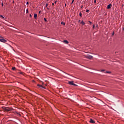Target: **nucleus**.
<instances>
[{
  "instance_id": "nucleus-1",
  "label": "nucleus",
  "mask_w": 124,
  "mask_h": 124,
  "mask_svg": "<svg viewBox=\"0 0 124 124\" xmlns=\"http://www.w3.org/2000/svg\"><path fill=\"white\" fill-rule=\"evenodd\" d=\"M4 110L6 111V112H9V111H11L13 109L12 108H4Z\"/></svg>"
},
{
  "instance_id": "nucleus-2",
  "label": "nucleus",
  "mask_w": 124,
  "mask_h": 124,
  "mask_svg": "<svg viewBox=\"0 0 124 124\" xmlns=\"http://www.w3.org/2000/svg\"><path fill=\"white\" fill-rule=\"evenodd\" d=\"M69 85H71L72 86H76V84L73 83V81H69L68 82Z\"/></svg>"
},
{
  "instance_id": "nucleus-3",
  "label": "nucleus",
  "mask_w": 124,
  "mask_h": 124,
  "mask_svg": "<svg viewBox=\"0 0 124 124\" xmlns=\"http://www.w3.org/2000/svg\"><path fill=\"white\" fill-rule=\"evenodd\" d=\"M0 42H3V43H5V42H7V41H6V40L3 39H0Z\"/></svg>"
},
{
  "instance_id": "nucleus-4",
  "label": "nucleus",
  "mask_w": 124,
  "mask_h": 124,
  "mask_svg": "<svg viewBox=\"0 0 124 124\" xmlns=\"http://www.w3.org/2000/svg\"><path fill=\"white\" fill-rule=\"evenodd\" d=\"M90 123H91V124H94V123H95V122H94V121H93V120L90 119Z\"/></svg>"
},
{
  "instance_id": "nucleus-5",
  "label": "nucleus",
  "mask_w": 124,
  "mask_h": 124,
  "mask_svg": "<svg viewBox=\"0 0 124 124\" xmlns=\"http://www.w3.org/2000/svg\"><path fill=\"white\" fill-rule=\"evenodd\" d=\"M38 87H39L40 88H43L44 89H45V88L44 87H43V86H42V85L40 84H37Z\"/></svg>"
},
{
  "instance_id": "nucleus-6",
  "label": "nucleus",
  "mask_w": 124,
  "mask_h": 124,
  "mask_svg": "<svg viewBox=\"0 0 124 124\" xmlns=\"http://www.w3.org/2000/svg\"><path fill=\"white\" fill-rule=\"evenodd\" d=\"M18 73L19 74H21L22 75L25 76V73H24V72H18Z\"/></svg>"
},
{
  "instance_id": "nucleus-7",
  "label": "nucleus",
  "mask_w": 124,
  "mask_h": 124,
  "mask_svg": "<svg viewBox=\"0 0 124 124\" xmlns=\"http://www.w3.org/2000/svg\"><path fill=\"white\" fill-rule=\"evenodd\" d=\"M107 8L108 9H110V8H111V4H109L108 5Z\"/></svg>"
},
{
  "instance_id": "nucleus-8",
  "label": "nucleus",
  "mask_w": 124,
  "mask_h": 124,
  "mask_svg": "<svg viewBox=\"0 0 124 124\" xmlns=\"http://www.w3.org/2000/svg\"><path fill=\"white\" fill-rule=\"evenodd\" d=\"M34 17L35 18V19H36V18H37V15L36 14H35L34 15Z\"/></svg>"
},
{
  "instance_id": "nucleus-9",
  "label": "nucleus",
  "mask_w": 124,
  "mask_h": 124,
  "mask_svg": "<svg viewBox=\"0 0 124 124\" xmlns=\"http://www.w3.org/2000/svg\"><path fill=\"white\" fill-rule=\"evenodd\" d=\"M63 42L64 43H65V44H67L68 43V41H67V40H64Z\"/></svg>"
},
{
  "instance_id": "nucleus-10",
  "label": "nucleus",
  "mask_w": 124,
  "mask_h": 124,
  "mask_svg": "<svg viewBox=\"0 0 124 124\" xmlns=\"http://www.w3.org/2000/svg\"><path fill=\"white\" fill-rule=\"evenodd\" d=\"M80 24H81V25H85V22H84V21H82L81 22H80Z\"/></svg>"
},
{
  "instance_id": "nucleus-11",
  "label": "nucleus",
  "mask_w": 124,
  "mask_h": 124,
  "mask_svg": "<svg viewBox=\"0 0 124 124\" xmlns=\"http://www.w3.org/2000/svg\"><path fill=\"white\" fill-rule=\"evenodd\" d=\"M0 17H1L2 19H4V17H3V16L2 15L0 16Z\"/></svg>"
},
{
  "instance_id": "nucleus-12",
  "label": "nucleus",
  "mask_w": 124,
  "mask_h": 124,
  "mask_svg": "<svg viewBox=\"0 0 124 124\" xmlns=\"http://www.w3.org/2000/svg\"><path fill=\"white\" fill-rule=\"evenodd\" d=\"M16 68L15 67H14L12 68L13 70H16Z\"/></svg>"
},
{
  "instance_id": "nucleus-13",
  "label": "nucleus",
  "mask_w": 124,
  "mask_h": 124,
  "mask_svg": "<svg viewBox=\"0 0 124 124\" xmlns=\"http://www.w3.org/2000/svg\"><path fill=\"white\" fill-rule=\"evenodd\" d=\"M88 22H89V23H90V25H92V24H93V23L92 22V21H89Z\"/></svg>"
},
{
  "instance_id": "nucleus-14",
  "label": "nucleus",
  "mask_w": 124,
  "mask_h": 124,
  "mask_svg": "<svg viewBox=\"0 0 124 124\" xmlns=\"http://www.w3.org/2000/svg\"><path fill=\"white\" fill-rule=\"evenodd\" d=\"M44 20H45V22H47V18H44Z\"/></svg>"
},
{
  "instance_id": "nucleus-15",
  "label": "nucleus",
  "mask_w": 124,
  "mask_h": 124,
  "mask_svg": "<svg viewBox=\"0 0 124 124\" xmlns=\"http://www.w3.org/2000/svg\"><path fill=\"white\" fill-rule=\"evenodd\" d=\"M89 59H93L92 56H89Z\"/></svg>"
},
{
  "instance_id": "nucleus-16",
  "label": "nucleus",
  "mask_w": 124,
  "mask_h": 124,
  "mask_svg": "<svg viewBox=\"0 0 124 124\" xmlns=\"http://www.w3.org/2000/svg\"><path fill=\"white\" fill-rule=\"evenodd\" d=\"M26 13H29V9H27V10H26Z\"/></svg>"
},
{
  "instance_id": "nucleus-17",
  "label": "nucleus",
  "mask_w": 124,
  "mask_h": 124,
  "mask_svg": "<svg viewBox=\"0 0 124 124\" xmlns=\"http://www.w3.org/2000/svg\"><path fill=\"white\" fill-rule=\"evenodd\" d=\"M89 11H90V10H88V9H87V10H86V12H87V13L89 12Z\"/></svg>"
},
{
  "instance_id": "nucleus-18",
  "label": "nucleus",
  "mask_w": 124,
  "mask_h": 124,
  "mask_svg": "<svg viewBox=\"0 0 124 124\" xmlns=\"http://www.w3.org/2000/svg\"><path fill=\"white\" fill-rule=\"evenodd\" d=\"M79 16H80V17H82V14H81V13H79Z\"/></svg>"
},
{
  "instance_id": "nucleus-19",
  "label": "nucleus",
  "mask_w": 124,
  "mask_h": 124,
  "mask_svg": "<svg viewBox=\"0 0 124 124\" xmlns=\"http://www.w3.org/2000/svg\"><path fill=\"white\" fill-rule=\"evenodd\" d=\"M73 2H74V0H73L71 3V4H72V3H73Z\"/></svg>"
},
{
  "instance_id": "nucleus-20",
  "label": "nucleus",
  "mask_w": 124,
  "mask_h": 124,
  "mask_svg": "<svg viewBox=\"0 0 124 124\" xmlns=\"http://www.w3.org/2000/svg\"><path fill=\"white\" fill-rule=\"evenodd\" d=\"M94 3H96V0H94Z\"/></svg>"
},
{
  "instance_id": "nucleus-21",
  "label": "nucleus",
  "mask_w": 124,
  "mask_h": 124,
  "mask_svg": "<svg viewBox=\"0 0 124 124\" xmlns=\"http://www.w3.org/2000/svg\"><path fill=\"white\" fill-rule=\"evenodd\" d=\"M94 28H95V25H94V24H93V29H94Z\"/></svg>"
},
{
  "instance_id": "nucleus-22",
  "label": "nucleus",
  "mask_w": 124,
  "mask_h": 124,
  "mask_svg": "<svg viewBox=\"0 0 124 124\" xmlns=\"http://www.w3.org/2000/svg\"><path fill=\"white\" fill-rule=\"evenodd\" d=\"M41 13V11H40L39 12V14H40Z\"/></svg>"
},
{
  "instance_id": "nucleus-23",
  "label": "nucleus",
  "mask_w": 124,
  "mask_h": 124,
  "mask_svg": "<svg viewBox=\"0 0 124 124\" xmlns=\"http://www.w3.org/2000/svg\"><path fill=\"white\" fill-rule=\"evenodd\" d=\"M26 4H29V2H27Z\"/></svg>"
},
{
  "instance_id": "nucleus-24",
  "label": "nucleus",
  "mask_w": 124,
  "mask_h": 124,
  "mask_svg": "<svg viewBox=\"0 0 124 124\" xmlns=\"http://www.w3.org/2000/svg\"><path fill=\"white\" fill-rule=\"evenodd\" d=\"M80 22H81V20H78V23H80Z\"/></svg>"
},
{
  "instance_id": "nucleus-25",
  "label": "nucleus",
  "mask_w": 124,
  "mask_h": 124,
  "mask_svg": "<svg viewBox=\"0 0 124 124\" xmlns=\"http://www.w3.org/2000/svg\"><path fill=\"white\" fill-rule=\"evenodd\" d=\"M114 34H115V33H114V32H113L112 33V35H114Z\"/></svg>"
},
{
  "instance_id": "nucleus-26",
  "label": "nucleus",
  "mask_w": 124,
  "mask_h": 124,
  "mask_svg": "<svg viewBox=\"0 0 124 124\" xmlns=\"http://www.w3.org/2000/svg\"><path fill=\"white\" fill-rule=\"evenodd\" d=\"M46 7H47V3L46 4Z\"/></svg>"
},
{
  "instance_id": "nucleus-27",
  "label": "nucleus",
  "mask_w": 124,
  "mask_h": 124,
  "mask_svg": "<svg viewBox=\"0 0 124 124\" xmlns=\"http://www.w3.org/2000/svg\"><path fill=\"white\" fill-rule=\"evenodd\" d=\"M107 73H110V72H106Z\"/></svg>"
},
{
  "instance_id": "nucleus-28",
  "label": "nucleus",
  "mask_w": 124,
  "mask_h": 124,
  "mask_svg": "<svg viewBox=\"0 0 124 124\" xmlns=\"http://www.w3.org/2000/svg\"><path fill=\"white\" fill-rule=\"evenodd\" d=\"M32 82H33V83H34V82H35L34 80H32Z\"/></svg>"
},
{
  "instance_id": "nucleus-29",
  "label": "nucleus",
  "mask_w": 124,
  "mask_h": 124,
  "mask_svg": "<svg viewBox=\"0 0 124 124\" xmlns=\"http://www.w3.org/2000/svg\"><path fill=\"white\" fill-rule=\"evenodd\" d=\"M30 17H31V15H30Z\"/></svg>"
},
{
  "instance_id": "nucleus-30",
  "label": "nucleus",
  "mask_w": 124,
  "mask_h": 124,
  "mask_svg": "<svg viewBox=\"0 0 124 124\" xmlns=\"http://www.w3.org/2000/svg\"><path fill=\"white\" fill-rule=\"evenodd\" d=\"M0 38H3V37L1 36H0Z\"/></svg>"
},
{
  "instance_id": "nucleus-31",
  "label": "nucleus",
  "mask_w": 124,
  "mask_h": 124,
  "mask_svg": "<svg viewBox=\"0 0 124 124\" xmlns=\"http://www.w3.org/2000/svg\"><path fill=\"white\" fill-rule=\"evenodd\" d=\"M54 3H57V1H56L54 2Z\"/></svg>"
},
{
  "instance_id": "nucleus-32",
  "label": "nucleus",
  "mask_w": 124,
  "mask_h": 124,
  "mask_svg": "<svg viewBox=\"0 0 124 124\" xmlns=\"http://www.w3.org/2000/svg\"><path fill=\"white\" fill-rule=\"evenodd\" d=\"M52 5H54V3H52Z\"/></svg>"
},
{
  "instance_id": "nucleus-33",
  "label": "nucleus",
  "mask_w": 124,
  "mask_h": 124,
  "mask_svg": "<svg viewBox=\"0 0 124 124\" xmlns=\"http://www.w3.org/2000/svg\"><path fill=\"white\" fill-rule=\"evenodd\" d=\"M65 6H66V4H65Z\"/></svg>"
},
{
  "instance_id": "nucleus-34",
  "label": "nucleus",
  "mask_w": 124,
  "mask_h": 124,
  "mask_svg": "<svg viewBox=\"0 0 124 124\" xmlns=\"http://www.w3.org/2000/svg\"><path fill=\"white\" fill-rule=\"evenodd\" d=\"M61 24H63V23L62 22Z\"/></svg>"
},
{
  "instance_id": "nucleus-35",
  "label": "nucleus",
  "mask_w": 124,
  "mask_h": 124,
  "mask_svg": "<svg viewBox=\"0 0 124 124\" xmlns=\"http://www.w3.org/2000/svg\"><path fill=\"white\" fill-rule=\"evenodd\" d=\"M61 24H63V23L62 22Z\"/></svg>"
},
{
  "instance_id": "nucleus-36",
  "label": "nucleus",
  "mask_w": 124,
  "mask_h": 124,
  "mask_svg": "<svg viewBox=\"0 0 124 124\" xmlns=\"http://www.w3.org/2000/svg\"><path fill=\"white\" fill-rule=\"evenodd\" d=\"M2 5H3V3H2Z\"/></svg>"
},
{
  "instance_id": "nucleus-37",
  "label": "nucleus",
  "mask_w": 124,
  "mask_h": 124,
  "mask_svg": "<svg viewBox=\"0 0 124 124\" xmlns=\"http://www.w3.org/2000/svg\"><path fill=\"white\" fill-rule=\"evenodd\" d=\"M65 24L64 23H63V25H65Z\"/></svg>"
},
{
  "instance_id": "nucleus-38",
  "label": "nucleus",
  "mask_w": 124,
  "mask_h": 124,
  "mask_svg": "<svg viewBox=\"0 0 124 124\" xmlns=\"http://www.w3.org/2000/svg\"><path fill=\"white\" fill-rule=\"evenodd\" d=\"M123 30H124V28H123Z\"/></svg>"
}]
</instances>
